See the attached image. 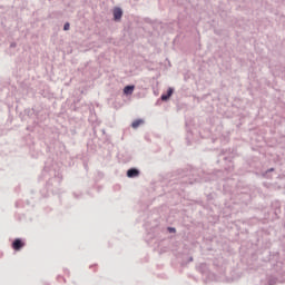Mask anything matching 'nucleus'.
<instances>
[{
    "mask_svg": "<svg viewBox=\"0 0 285 285\" xmlns=\"http://www.w3.org/2000/svg\"><path fill=\"white\" fill-rule=\"evenodd\" d=\"M141 124H144V120H142V119L135 120V121L131 124V128H139V126H141Z\"/></svg>",
    "mask_w": 285,
    "mask_h": 285,
    "instance_id": "423d86ee",
    "label": "nucleus"
},
{
    "mask_svg": "<svg viewBox=\"0 0 285 285\" xmlns=\"http://www.w3.org/2000/svg\"><path fill=\"white\" fill-rule=\"evenodd\" d=\"M63 30H70V23L69 22L65 23Z\"/></svg>",
    "mask_w": 285,
    "mask_h": 285,
    "instance_id": "0eeeda50",
    "label": "nucleus"
},
{
    "mask_svg": "<svg viewBox=\"0 0 285 285\" xmlns=\"http://www.w3.org/2000/svg\"><path fill=\"white\" fill-rule=\"evenodd\" d=\"M273 170H275L274 168H271V169H268V171L267 173H273Z\"/></svg>",
    "mask_w": 285,
    "mask_h": 285,
    "instance_id": "1a4fd4ad",
    "label": "nucleus"
},
{
    "mask_svg": "<svg viewBox=\"0 0 285 285\" xmlns=\"http://www.w3.org/2000/svg\"><path fill=\"white\" fill-rule=\"evenodd\" d=\"M127 177H129V178L139 177V169L131 168V169L127 170Z\"/></svg>",
    "mask_w": 285,
    "mask_h": 285,
    "instance_id": "f03ea898",
    "label": "nucleus"
},
{
    "mask_svg": "<svg viewBox=\"0 0 285 285\" xmlns=\"http://www.w3.org/2000/svg\"><path fill=\"white\" fill-rule=\"evenodd\" d=\"M189 262H193V257L189 258Z\"/></svg>",
    "mask_w": 285,
    "mask_h": 285,
    "instance_id": "9d476101",
    "label": "nucleus"
},
{
    "mask_svg": "<svg viewBox=\"0 0 285 285\" xmlns=\"http://www.w3.org/2000/svg\"><path fill=\"white\" fill-rule=\"evenodd\" d=\"M134 91H135V86H132V85L126 86V87L124 88L125 95H132Z\"/></svg>",
    "mask_w": 285,
    "mask_h": 285,
    "instance_id": "39448f33",
    "label": "nucleus"
},
{
    "mask_svg": "<svg viewBox=\"0 0 285 285\" xmlns=\"http://www.w3.org/2000/svg\"><path fill=\"white\" fill-rule=\"evenodd\" d=\"M12 246H13L14 250H21V248H23V243L21 242V239L17 238L12 243Z\"/></svg>",
    "mask_w": 285,
    "mask_h": 285,
    "instance_id": "7ed1b4c3",
    "label": "nucleus"
},
{
    "mask_svg": "<svg viewBox=\"0 0 285 285\" xmlns=\"http://www.w3.org/2000/svg\"><path fill=\"white\" fill-rule=\"evenodd\" d=\"M173 92H174V89L169 88L167 90V95H163L161 96V101H168V99H170V97H173Z\"/></svg>",
    "mask_w": 285,
    "mask_h": 285,
    "instance_id": "20e7f679",
    "label": "nucleus"
},
{
    "mask_svg": "<svg viewBox=\"0 0 285 285\" xmlns=\"http://www.w3.org/2000/svg\"><path fill=\"white\" fill-rule=\"evenodd\" d=\"M168 230H169V233H176L175 227H169Z\"/></svg>",
    "mask_w": 285,
    "mask_h": 285,
    "instance_id": "6e6552de",
    "label": "nucleus"
},
{
    "mask_svg": "<svg viewBox=\"0 0 285 285\" xmlns=\"http://www.w3.org/2000/svg\"><path fill=\"white\" fill-rule=\"evenodd\" d=\"M121 17H124V10H121L119 7H116L114 9V21H121Z\"/></svg>",
    "mask_w": 285,
    "mask_h": 285,
    "instance_id": "f257e3e1",
    "label": "nucleus"
}]
</instances>
